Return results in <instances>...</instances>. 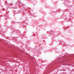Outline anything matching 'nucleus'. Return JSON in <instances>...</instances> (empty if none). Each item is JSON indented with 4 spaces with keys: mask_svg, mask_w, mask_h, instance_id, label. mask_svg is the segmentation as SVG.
Returning <instances> with one entry per match:
<instances>
[{
    "mask_svg": "<svg viewBox=\"0 0 74 74\" xmlns=\"http://www.w3.org/2000/svg\"><path fill=\"white\" fill-rule=\"evenodd\" d=\"M71 64H72V65H73L74 66V63H71Z\"/></svg>",
    "mask_w": 74,
    "mask_h": 74,
    "instance_id": "1",
    "label": "nucleus"
}]
</instances>
